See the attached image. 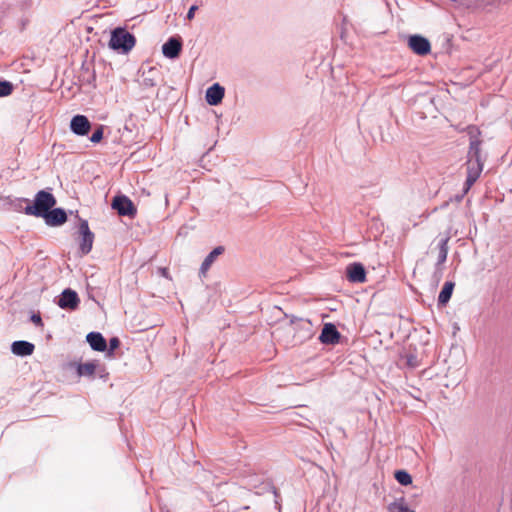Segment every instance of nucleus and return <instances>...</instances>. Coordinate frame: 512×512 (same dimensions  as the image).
Returning <instances> with one entry per match:
<instances>
[{
	"label": "nucleus",
	"mask_w": 512,
	"mask_h": 512,
	"mask_svg": "<svg viewBox=\"0 0 512 512\" xmlns=\"http://www.w3.org/2000/svg\"><path fill=\"white\" fill-rule=\"evenodd\" d=\"M468 129L471 135L475 132L476 136H471L469 146V155L471 158L467 161V178L465 182L467 190L470 189L479 178L483 168V164L480 159L481 141L477 137L480 135V131L475 126H470Z\"/></svg>",
	"instance_id": "1"
},
{
	"label": "nucleus",
	"mask_w": 512,
	"mask_h": 512,
	"mask_svg": "<svg viewBox=\"0 0 512 512\" xmlns=\"http://www.w3.org/2000/svg\"><path fill=\"white\" fill-rule=\"evenodd\" d=\"M55 204L56 199L53 194L41 190L35 195L34 203L25 207V213L27 215L43 217Z\"/></svg>",
	"instance_id": "2"
},
{
	"label": "nucleus",
	"mask_w": 512,
	"mask_h": 512,
	"mask_svg": "<svg viewBox=\"0 0 512 512\" xmlns=\"http://www.w3.org/2000/svg\"><path fill=\"white\" fill-rule=\"evenodd\" d=\"M135 37L123 28H116L111 35L109 46L114 50L130 51L135 46Z\"/></svg>",
	"instance_id": "3"
},
{
	"label": "nucleus",
	"mask_w": 512,
	"mask_h": 512,
	"mask_svg": "<svg viewBox=\"0 0 512 512\" xmlns=\"http://www.w3.org/2000/svg\"><path fill=\"white\" fill-rule=\"evenodd\" d=\"M112 208L121 216L134 217L137 209L133 202L126 196H116L112 201Z\"/></svg>",
	"instance_id": "4"
},
{
	"label": "nucleus",
	"mask_w": 512,
	"mask_h": 512,
	"mask_svg": "<svg viewBox=\"0 0 512 512\" xmlns=\"http://www.w3.org/2000/svg\"><path fill=\"white\" fill-rule=\"evenodd\" d=\"M79 232L81 234V240L79 243L80 252L82 255H87L92 250L94 234L90 231L86 220H81Z\"/></svg>",
	"instance_id": "5"
},
{
	"label": "nucleus",
	"mask_w": 512,
	"mask_h": 512,
	"mask_svg": "<svg viewBox=\"0 0 512 512\" xmlns=\"http://www.w3.org/2000/svg\"><path fill=\"white\" fill-rule=\"evenodd\" d=\"M408 46L418 55H427L431 50V45L428 39L420 35L410 36L408 39Z\"/></svg>",
	"instance_id": "6"
},
{
	"label": "nucleus",
	"mask_w": 512,
	"mask_h": 512,
	"mask_svg": "<svg viewBox=\"0 0 512 512\" xmlns=\"http://www.w3.org/2000/svg\"><path fill=\"white\" fill-rule=\"evenodd\" d=\"M340 333L338 332L337 328L332 323H326L323 326V329L321 331V334L319 336V340L323 344H337L340 340Z\"/></svg>",
	"instance_id": "7"
},
{
	"label": "nucleus",
	"mask_w": 512,
	"mask_h": 512,
	"mask_svg": "<svg viewBox=\"0 0 512 512\" xmlns=\"http://www.w3.org/2000/svg\"><path fill=\"white\" fill-rule=\"evenodd\" d=\"M347 279L352 283H364L366 281V271L361 263H352L346 268Z\"/></svg>",
	"instance_id": "8"
},
{
	"label": "nucleus",
	"mask_w": 512,
	"mask_h": 512,
	"mask_svg": "<svg viewBox=\"0 0 512 512\" xmlns=\"http://www.w3.org/2000/svg\"><path fill=\"white\" fill-rule=\"evenodd\" d=\"M70 128L75 134L83 136L88 134L91 124L86 116L76 115L71 120Z\"/></svg>",
	"instance_id": "9"
},
{
	"label": "nucleus",
	"mask_w": 512,
	"mask_h": 512,
	"mask_svg": "<svg viewBox=\"0 0 512 512\" xmlns=\"http://www.w3.org/2000/svg\"><path fill=\"white\" fill-rule=\"evenodd\" d=\"M79 304V298L75 291L66 289L62 292L61 297L58 301L59 307L63 309L74 310Z\"/></svg>",
	"instance_id": "10"
},
{
	"label": "nucleus",
	"mask_w": 512,
	"mask_h": 512,
	"mask_svg": "<svg viewBox=\"0 0 512 512\" xmlns=\"http://www.w3.org/2000/svg\"><path fill=\"white\" fill-rule=\"evenodd\" d=\"M43 218L45 219L46 224L50 226H59L67 221L66 212L61 208L49 210Z\"/></svg>",
	"instance_id": "11"
},
{
	"label": "nucleus",
	"mask_w": 512,
	"mask_h": 512,
	"mask_svg": "<svg viewBox=\"0 0 512 512\" xmlns=\"http://www.w3.org/2000/svg\"><path fill=\"white\" fill-rule=\"evenodd\" d=\"M182 49L181 42L176 38H170L163 46L162 52L167 58H176L179 56Z\"/></svg>",
	"instance_id": "12"
},
{
	"label": "nucleus",
	"mask_w": 512,
	"mask_h": 512,
	"mask_svg": "<svg viewBox=\"0 0 512 512\" xmlns=\"http://www.w3.org/2000/svg\"><path fill=\"white\" fill-rule=\"evenodd\" d=\"M86 340L91 348L98 352H103L107 348V342L105 338L99 332H90L86 336Z\"/></svg>",
	"instance_id": "13"
},
{
	"label": "nucleus",
	"mask_w": 512,
	"mask_h": 512,
	"mask_svg": "<svg viewBox=\"0 0 512 512\" xmlns=\"http://www.w3.org/2000/svg\"><path fill=\"white\" fill-rule=\"evenodd\" d=\"M224 97V88L219 84H214L206 91V101L210 105H218Z\"/></svg>",
	"instance_id": "14"
},
{
	"label": "nucleus",
	"mask_w": 512,
	"mask_h": 512,
	"mask_svg": "<svg viewBox=\"0 0 512 512\" xmlns=\"http://www.w3.org/2000/svg\"><path fill=\"white\" fill-rule=\"evenodd\" d=\"M34 344L27 341H15L11 346V350L18 356H29L34 352Z\"/></svg>",
	"instance_id": "15"
},
{
	"label": "nucleus",
	"mask_w": 512,
	"mask_h": 512,
	"mask_svg": "<svg viewBox=\"0 0 512 512\" xmlns=\"http://www.w3.org/2000/svg\"><path fill=\"white\" fill-rule=\"evenodd\" d=\"M224 247L223 246H218L216 248H214L209 254L208 256L204 259V261L202 262V265H201V268H200V273L202 275H206V273L208 272V270L210 269L211 265L214 263V261L216 260V258L218 256H220L221 254L224 253Z\"/></svg>",
	"instance_id": "16"
},
{
	"label": "nucleus",
	"mask_w": 512,
	"mask_h": 512,
	"mask_svg": "<svg viewBox=\"0 0 512 512\" xmlns=\"http://www.w3.org/2000/svg\"><path fill=\"white\" fill-rule=\"evenodd\" d=\"M454 286L455 284L451 281H448L444 284V286L442 287V290L438 296V303L440 305H446L451 296H452V293H453V290H454Z\"/></svg>",
	"instance_id": "17"
},
{
	"label": "nucleus",
	"mask_w": 512,
	"mask_h": 512,
	"mask_svg": "<svg viewBox=\"0 0 512 512\" xmlns=\"http://www.w3.org/2000/svg\"><path fill=\"white\" fill-rule=\"evenodd\" d=\"M448 241H449V237L446 236V237L441 238V240L439 242L438 264H443L447 259Z\"/></svg>",
	"instance_id": "18"
},
{
	"label": "nucleus",
	"mask_w": 512,
	"mask_h": 512,
	"mask_svg": "<svg viewBox=\"0 0 512 512\" xmlns=\"http://www.w3.org/2000/svg\"><path fill=\"white\" fill-rule=\"evenodd\" d=\"M388 510L389 512H415L406 505L405 500L403 498L389 504Z\"/></svg>",
	"instance_id": "19"
},
{
	"label": "nucleus",
	"mask_w": 512,
	"mask_h": 512,
	"mask_svg": "<svg viewBox=\"0 0 512 512\" xmlns=\"http://www.w3.org/2000/svg\"><path fill=\"white\" fill-rule=\"evenodd\" d=\"M394 477L401 485H409L412 483L411 475L405 470H397Z\"/></svg>",
	"instance_id": "20"
},
{
	"label": "nucleus",
	"mask_w": 512,
	"mask_h": 512,
	"mask_svg": "<svg viewBox=\"0 0 512 512\" xmlns=\"http://www.w3.org/2000/svg\"><path fill=\"white\" fill-rule=\"evenodd\" d=\"M96 365L93 363H84L78 366V374L85 376H92L95 373Z\"/></svg>",
	"instance_id": "21"
},
{
	"label": "nucleus",
	"mask_w": 512,
	"mask_h": 512,
	"mask_svg": "<svg viewBox=\"0 0 512 512\" xmlns=\"http://www.w3.org/2000/svg\"><path fill=\"white\" fill-rule=\"evenodd\" d=\"M13 92V85L9 81L0 80V97H6L11 95Z\"/></svg>",
	"instance_id": "22"
},
{
	"label": "nucleus",
	"mask_w": 512,
	"mask_h": 512,
	"mask_svg": "<svg viewBox=\"0 0 512 512\" xmlns=\"http://www.w3.org/2000/svg\"><path fill=\"white\" fill-rule=\"evenodd\" d=\"M102 138H103V129H102V127H99L98 129H96V130L93 132V134H92V136H91L90 140H91L93 143H98V142H100V141H101V139H102Z\"/></svg>",
	"instance_id": "23"
},
{
	"label": "nucleus",
	"mask_w": 512,
	"mask_h": 512,
	"mask_svg": "<svg viewBox=\"0 0 512 512\" xmlns=\"http://www.w3.org/2000/svg\"><path fill=\"white\" fill-rule=\"evenodd\" d=\"M120 345V341L117 337H113L109 341V353L111 354Z\"/></svg>",
	"instance_id": "24"
},
{
	"label": "nucleus",
	"mask_w": 512,
	"mask_h": 512,
	"mask_svg": "<svg viewBox=\"0 0 512 512\" xmlns=\"http://www.w3.org/2000/svg\"><path fill=\"white\" fill-rule=\"evenodd\" d=\"M198 9V6L192 5L187 13V19L192 20L194 18L195 12Z\"/></svg>",
	"instance_id": "25"
},
{
	"label": "nucleus",
	"mask_w": 512,
	"mask_h": 512,
	"mask_svg": "<svg viewBox=\"0 0 512 512\" xmlns=\"http://www.w3.org/2000/svg\"><path fill=\"white\" fill-rule=\"evenodd\" d=\"M31 321H32L34 324L38 325V326H43L42 319H41L40 315H38V314H34V315H32V317H31Z\"/></svg>",
	"instance_id": "26"
},
{
	"label": "nucleus",
	"mask_w": 512,
	"mask_h": 512,
	"mask_svg": "<svg viewBox=\"0 0 512 512\" xmlns=\"http://www.w3.org/2000/svg\"><path fill=\"white\" fill-rule=\"evenodd\" d=\"M162 275L168 277V272L166 268L162 269Z\"/></svg>",
	"instance_id": "27"
}]
</instances>
